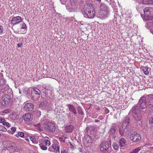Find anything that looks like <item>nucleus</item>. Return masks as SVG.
Listing matches in <instances>:
<instances>
[{"label":"nucleus","mask_w":153,"mask_h":153,"mask_svg":"<svg viewBox=\"0 0 153 153\" xmlns=\"http://www.w3.org/2000/svg\"><path fill=\"white\" fill-rule=\"evenodd\" d=\"M84 10L85 17L89 18H93L94 17L95 15V11L91 4L88 3L85 5Z\"/></svg>","instance_id":"nucleus-1"},{"label":"nucleus","mask_w":153,"mask_h":153,"mask_svg":"<svg viewBox=\"0 0 153 153\" xmlns=\"http://www.w3.org/2000/svg\"><path fill=\"white\" fill-rule=\"evenodd\" d=\"M131 111L132 112L133 117L135 121H140L141 120L142 116L137 105L134 106L131 109Z\"/></svg>","instance_id":"nucleus-2"},{"label":"nucleus","mask_w":153,"mask_h":153,"mask_svg":"<svg viewBox=\"0 0 153 153\" xmlns=\"http://www.w3.org/2000/svg\"><path fill=\"white\" fill-rule=\"evenodd\" d=\"M144 13V19L146 20L151 19L150 18L151 15H152L153 14V8L146 7L143 10Z\"/></svg>","instance_id":"nucleus-3"},{"label":"nucleus","mask_w":153,"mask_h":153,"mask_svg":"<svg viewBox=\"0 0 153 153\" xmlns=\"http://www.w3.org/2000/svg\"><path fill=\"white\" fill-rule=\"evenodd\" d=\"M140 108L143 109L146 108L148 105L146 101V98L144 96L141 97L138 103Z\"/></svg>","instance_id":"nucleus-4"},{"label":"nucleus","mask_w":153,"mask_h":153,"mask_svg":"<svg viewBox=\"0 0 153 153\" xmlns=\"http://www.w3.org/2000/svg\"><path fill=\"white\" fill-rule=\"evenodd\" d=\"M44 127L45 130L50 132H53L55 130V124L51 122L45 124Z\"/></svg>","instance_id":"nucleus-5"},{"label":"nucleus","mask_w":153,"mask_h":153,"mask_svg":"<svg viewBox=\"0 0 153 153\" xmlns=\"http://www.w3.org/2000/svg\"><path fill=\"white\" fill-rule=\"evenodd\" d=\"M130 138L132 141L135 142L140 141L141 138L139 134L137 133L134 132L130 135Z\"/></svg>","instance_id":"nucleus-6"},{"label":"nucleus","mask_w":153,"mask_h":153,"mask_svg":"<svg viewBox=\"0 0 153 153\" xmlns=\"http://www.w3.org/2000/svg\"><path fill=\"white\" fill-rule=\"evenodd\" d=\"M10 100V97L8 95H4L2 97V100L1 102L2 105L5 106L8 104Z\"/></svg>","instance_id":"nucleus-7"},{"label":"nucleus","mask_w":153,"mask_h":153,"mask_svg":"<svg viewBox=\"0 0 153 153\" xmlns=\"http://www.w3.org/2000/svg\"><path fill=\"white\" fill-rule=\"evenodd\" d=\"M109 148L108 143L106 142H103L100 144V150L101 151L105 152Z\"/></svg>","instance_id":"nucleus-8"},{"label":"nucleus","mask_w":153,"mask_h":153,"mask_svg":"<svg viewBox=\"0 0 153 153\" xmlns=\"http://www.w3.org/2000/svg\"><path fill=\"white\" fill-rule=\"evenodd\" d=\"M23 20L22 18L20 16H17L14 17L11 21V24L13 25L18 24L20 22H21Z\"/></svg>","instance_id":"nucleus-9"},{"label":"nucleus","mask_w":153,"mask_h":153,"mask_svg":"<svg viewBox=\"0 0 153 153\" xmlns=\"http://www.w3.org/2000/svg\"><path fill=\"white\" fill-rule=\"evenodd\" d=\"M109 12V11L107 10H102L100 13L99 16L101 19H105L108 16Z\"/></svg>","instance_id":"nucleus-10"},{"label":"nucleus","mask_w":153,"mask_h":153,"mask_svg":"<svg viewBox=\"0 0 153 153\" xmlns=\"http://www.w3.org/2000/svg\"><path fill=\"white\" fill-rule=\"evenodd\" d=\"M24 108L27 111H31L33 108V105L31 103H26L24 106Z\"/></svg>","instance_id":"nucleus-11"},{"label":"nucleus","mask_w":153,"mask_h":153,"mask_svg":"<svg viewBox=\"0 0 153 153\" xmlns=\"http://www.w3.org/2000/svg\"><path fill=\"white\" fill-rule=\"evenodd\" d=\"M22 118L26 122H30L33 119V118L31 116L30 114L29 113H27L24 114L22 116Z\"/></svg>","instance_id":"nucleus-12"},{"label":"nucleus","mask_w":153,"mask_h":153,"mask_svg":"<svg viewBox=\"0 0 153 153\" xmlns=\"http://www.w3.org/2000/svg\"><path fill=\"white\" fill-rule=\"evenodd\" d=\"M74 128V127L72 125L66 126L65 128V131L67 133H68L72 132Z\"/></svg>","instance_id":"nucleus-13"},{"label":"nucleus","mask_w":153,"mask_h":153,"mask_svg":"<svg viewBox=\"0 0 153 153\" xmlns=\"http://www.w3.org/2000/svg\"><path fill=\"white\" fill-rule=\"evenodd\" d=\"M67 106L68 107L70 111L72 112L75 114H77L76 110L73 105L70 104H68Z\"/></svg>","instance_id":"nucleus-14"},{"label":"nucleus","mask_w":153,"mask_h":153,"mask_svg":"<svg viewBox=\"0 0 153 153\" xmlns=\"http://www.w3.org/2000/svg\"><path fill=\"white\" fill-rule=\"evenodd\" d=\"M126 141L124 138H121L120 140L119 145L120 147H124L126 145Z\"/></svg>","instance_id":"nucleus-15"},{"label":"nucleus","mask_w":153,"mask_h":153,"mask_svg":"<svg viewBox=\"0 0 153 153\" xmlns=\"http://www.w3.org/2000/svg\"><path fill=\"white\" fill-rule=\"evenodd\" d=\"M126 121L123 122L122 123V128L124 129H125L128 126L129 121V118L128 117H127L126 118Z\"/></svg>","instance_id":"nucleus-16"},{"label":"nucleus","mask_w":153,"mask_h":153,"mask_svg":"<svg viewBox=\"0 0 153 153\" xmlns=\"http://www.w3.org/2000/svg\"><path fill=\"white\" fill-rule=\"evenodd\" d=\"M39 97V95H37L36 94H34L33 92H32L31 94V98L33 100L36 101L37 100Z\"/></svg>","instance_id":"nucleus-17"},{"label":"nucleus","mask_w":153,"mask_h":153,"mask_svg":"<svg viewBox=\"0 0 153 153\" xmlns=\"http://www.w3.org/2000/svg\"><path fill=\"white\" fill-rule=\"evenodd\" d=\"M116 127L114 126H112L109 132L111 135H113L114 134L116 130Z\"/></svg>","instance_id":"nucleus-18"},{"label":"nucleus","mask_w":153,"mask_h":153,"mask_svg":"<svg viewBox=\"0 0 153 153\" xmlns=\"http://www.w3.org/2000/svg\"><path fill=\"white\" fill-rule=\"evenodd\" d=\"M5 83V81L3 79V76L1 74H0V85H3Z\"/></svg>","instance_id":"nucleus-19"},{"label":"nucleus","mask_w":153,"mask_h":153,"mask_svg":"<svg viewBox=\"0 0 153 153\" xmlns=\"http://www.w3.org/2000/svg\"><path fill=\"white\" fill-rule=\"evenodd\" d=\"M52 147L54 150L55 152L57 153L58 152L59 153V149L57 145L53 144L52 146Z\"/></svg>","instance_id":"nucleus-20"},{"label":"nucleus","mask_w":153,"mask_h":153,"mask_svg":"<svg viewBox=\"0 0 153 153\" xmlns=\"http://www.w3.org/2000/svg\"><path fill=\"white\" fill-rule=\"evenodd\" d=\"M33 90L34 91L33 92V93L34 94H36L40 96L41 93V91H40V90H39L38 89L36 88H33Z\"/></svg>","instance_id":"nucleus-21"},{"label":"nucleus","mask_w":153,"mask_h":153,"mask_svg":"<svg viewBox=\"0 0 153 153\" xmlns=\"http://www.w3.org/2000/svg\"><path fill=\"white\" fill-rule=\"evenodd\" d=\"M148 69V68L147 66L143 67V71L145 75H147L149 74V72Z\"/></svg>","instance_id":"nucleus-22"},{"label":"nucleus","mask_w":153,"mask_h":153,"mask_svg":"<svg viewBox=\"0 0 153 153\" xmlns=\"http://www.w3.org/2000/svg\"><path fill=\"white\" fill-rule=\"evenodd\" d=\"M47 104V102L45 100H43L39 104L40 106H42L46 105Z\"/></svg>","instance_id":"nucleus-23"},{"label":"nucleus","mask_w":153,"mask_h":153,"mask_svg":"<svg viewBox=\"0 0 153 153\" xmlns=\"http://www.w3.org/2000/svg\"><path fill=\"white\" fill-rule=\"evenodd\" d=\"M16 127H13L11 128V130L9 131V133L13 134L16 131Z\"/></svg>","instance_id":"nucleus-24"},{"label":"nucleus","mask_w":153,"mask_h":153,"mask_svg":"<svg viewBox=\"0 0 153 153\" xmlns=\"http://www.w3.org/2000/svg\"><path fill=\"white\" fill-rule=\"evenodd\" d=\"M24 133L22 132H19L18 133V134H16L15 135V136L18 137L19 136H20L21 137H23L24 136Z\"/></svg>","instance_id":"nucleus-25"},{"label":"nucleus","mask_w":153,"mask_h":153,"mask_svg":"<svg viewBox=\"0 0 153 153\" xmlns=\"http://www.w3.org/2000/svg\"><path fill=\"white\" fill-rule=\"evenodd\" d=\"M17 114L15 112L12 113L10 115V118L13 119H15L16 118Z\"/></svg>","instance_id":"nucleus-26"},{"label":"nucleus","mask_w":153,"mask_h":153,"mask_svg":"<svg viewBox=\"0 0 153 153\" xmlns=\"http://www.w3.org/2000/svg\"><path fill=\"white\" fill-rule=\"evenodd\" d=\"M152 3L151 0H143V3L144 4H151Z\"/></svg>","instance_id":"nucleus-27"},{"label":"nucleus","mask_w":153,"mask_h":153,"mask_svg":"<svg viewBox=\"0 0 153 153\" xmlns=\"http://www.w3.org/2000/svg\"><path fill=\"white\" fill-rule=\"evenodd\" d=\"M149 108H150V110L149 111L150 113L153 112V104H147Z\"/></svg>","instance_id":"nucleus-28"},{"label":"nucleus","mask_w":153,"mask_h":153,"mask_svg":"<svg viewBox=\"0 0 153 153\" xmlns=\"http://www.w3.org/2000/svg\"><path fill=\"white\" fill-rule=\"evenodd\" d=\"M148 104H153V98L152 97H149L148 98Z\"/></svg>","instance_id":"nucleus-29"},{"label":"nucleus","mask_w":153,"mask_h":153,"mask_svg":"<svg viewBox=\"0 0 153 153\" xmlns=\"http://www.w3.org/2000/svg\"><path fill=\"white\" fill-rule=\"evenodd\" d=\"M40 147L41 149L43 150H46L47 149V148L46 146H45L43 144H40Z\"/></svg>","instance_id":"nucleus-30"},{"label":"nucleus","mask_w":153,"mask_h":153,"mask_svg":"<svg viewBox=\"0 0 153 153\" xmlns=\"http://www.w3.org/2000/svg\"><path fill=\"white\" fill-rule=\"evenodd\" d=\"M45 89L47 91H51L52 90V88L51 87L50 85H49L46 86L45 88Z\"/></svg>","instance_id":"nucleus-31"},{"label":"nucleus","mask_w":153,"mask_h":153,"mask_svg":"<svg viewBox=\"0 0 153 153\" xmlns=\"http://www.w3.org/2000/svg\"><path fill=\"white\" fill-rule=\"evenodd\" d=\"M140 150L139 148H137L135 149L133 151L131 152L130 153H137Z\"/></svg>","instance_id":"nucleus-32"},{"label":"nucleus","mask_w":153,"mask_h":153,"mask_svg":"<svg viewBox=\"0 0 153 153\" xmlns=\"http://www.w3.org/2000/svg\"><path fill=\"white\" fill-rule=\"evenodd\" d=\"M70 3L72 5H74L77 3V0H70Z\"/></svg>","instance_id":"nucleus-33"},{"label":"nucleus","mask_w":153,"mask_h":153,"mask_svg":"<svg viewBox=\"0 0 153 153\" xmlns=\"http://www.w3.org/2000/svg\"><path fill=\"white\" fill-rule=\"evenodd\" d=\"M113 147L114 149L115 150H117L118 148V146H117V143H114L113 144Z\"/></svg>","instance_id":"nucleus-34"},{"label":"nucleus","mask_w":153,"mask_h":153,"mask_svg":"<svg viewBox=\"0 0 153 153\" xmlns=\"http://www.w3.org/2000/svg\"><path fill=\"white\" fill-rule=\"evenodd\" d=\"M147 27L148 28L151 27H153V21L148 23L147 24Z\"/></svg>","instance_id":"nucleus-35"},{"label":"nucleus","mask_w":153,"mask_h":153,"mask_svg":"<svg viewBox=\"0 0 153 153\" xmlns=\"http://www.w3.org/2000/svg\"><path fill=\"white\" fill-rule=\"evenodd\" d=\"M44 141L45 142V145L48 146H49L50 145L51 142L48 140H45Z\"/></svg>","instance_id":"nucleus-36"},{"label":"nucleus","mask_w":153,"mask_h":153,"mask_svg":"<svg viewBox=\"0 0 153 153\" xmlns=\"http://www.w3.org/2000/svg\"><path fill=\"white\" fill-rule=\"evenodd\" d=\"M22 27L21 28V29H27V26L23 22L22 24Z\"/></svg>","instance_id":"nucleus-37"},{"label":"nucleus","mask_w":153,"mask_h":153,"mask_svg":"<svg viewBox=\"0 0 153 153\" xmlns=\"http://www.w3.org/2000/svg\"><path fill=\"white\" fill-rule=\"evenodd\" d=\"M149 123L150 124H152L153 123V117H151L149 120Z\"/></svg>","instance_id":"nucleus-38"},{"label":"nucleus","mask_w":153,"mask_h":153,"mask_svg":"<svg viewBox=\"0 0 153 153\" xmlns=\"http://www.w3.org/2000/svg\"><path fill=\"white\" fill-rule=\"evenodd\" d=\"M3 125L4 126H7V127H9L10 126V125L8 123L6 122L5 121L3 123Z\"/></svg>","instance_id":"nucleus-39"},{"label":"nucleus","mask_w":153,"mask_h":153,"mask_svg":"<svg viewBox=\"0 0 153 153\" xmlns=\"http://www.w3.org/2000/svg\"><path fill=\"white\" fill-rule=\"evenodd\" d=\"M30 140L33 142V143H36V139L34 137L33 138L32 137H31L30 138Z\"/></svg>","instance_id":"nucleus-40"},{"label":"nucleus","mask_w":153,"mask_h":153,"mask_svg":"<svg viewBox=\"0 0 153 153\" xmlns=\"http://www.w3.org/2000/svg\"><path fill=\"white\" fill-rule=\"evenodd\" d=\"M10 109H7L3 111V113L5 114H7L10 113Z\"/></svg>","instance_id":"nucleus-41"},{"label":"nucleus","mask_w":153,"mask_h":153,"mask_svg":"<svg viewBox=\"0 0 153 153\" xmlns=\"http://www.w3.org/2000/svg\"><path fill=\"white\" fill-rule=\"evenodd\" d=\"M6 129V128H5L4 126H0V131H5Z\"/></svg>","instance_id":"nucleus-42"},{"label":"nucleus","mask_w":153,"mask_h":153,"mask_svg":"<svg viewBox=\"0 0 153 153\" xmlns=\"http://www.w3.org/2000/svg\"><path fill=\"white\" fill-rule=\"evenodd\" d=\"M38 129L40 131H42L43 130L41 126V124H38Z\"/></svg>","instance_id":"nucleus-43"},{"label":"nucleus","mask_w":153,"mask_h":153,"mask_svg":"<svg viewBox=\"0 0 153 153\" xmlns=\"http://www.w3.org/2000/svg\"><path fill=\"white\" fill-rule=\"evenodd\" d=\"M5 121H6L4 119L2 118H0V123H3Z\"/></svg>","instance_id":"nucleus-44"},{"label":"nucleus","mask_w":153,"mask_h":153,"mask_svg":"<svg viewBox=\"0 0 153 153\" xmlns=\"http://www.w3.org/2000/svg\"><path fill=\"white\" fill-rule=\"evenodd\" d=\"M3 32V28L2 26L0 25V33H1Z\"/></svg>","instance_id":"nucleus-45"},{"label":"nucleus","mask_w":153,"mask_h":153,"mask_svg":"<svg viewBox=\"0 0 153 153\" xmlns=\"http://www.w3.org/2000/svg\"><path fill=\"white\" fill-rule=\"evenodd\" d=\"M22 45V43H18L17 44V46L18 47H21V46Z\"/></svg>","instance_id":"nucleus-46"},{"label":"nucleus","mask_w":153,"mask_h":153,"mask_svg":"<svg viewBox=\"0 0 153 153\" xmlns=\"http://www.w3.org/2000/svg\"><path fill=\"white\" fill-rule=\"evenodd\" d=\"M61 153H67V152L66 151L64 150V151H62L61 152Z\"/></svg>","instance_id":"nucleus-47"},{"label":"nucleus","mask_w":153,"mask_h":153,"mask_svg":"<svg viewBox=\"0 0 153 153\" xmlns=\"http://www.w3.org/2000/svg\"><path fill=\"white\" fill-rule=\"evenodd\" d=\"M150 32L153 34V29H152L150 30Z\"/></svg>","instance_id":"nucleus-48"},{"label":"nucleus","mask_w":153,"mask_h":153,"mask_svg":"<svg viewBox=\"0 0 153 153\" xmlns=\"http://www.w3.org/2000/svg\"><path fill=\"white\" fill-rule=\"evenodd\" d=\"M25 140L27 141H29V139L28 138H26L25 139Z\"/></svg>","instance_id":"nucleus-49"},{"label":"nucleus","mask_w":153,"mask_h":153,"mask_svg":"<svg viewBox=\"0 0 153 153\" xmlns=\"http://www.w3.org/2000/svg\"><path fill=\"white\" fill-rule=\"evenodd\" d=\"M99 122V120H95V122Z\"/></svg>","instance_id":"nucleus-50"},{"label":"nucleus","mask_w":153,"mask_h":153,"mask_svg":"<svg viewBox=\"0 0 153 153\" xmlns=\"http://www.w3.org/2000/svg\"><path fill=\"white\" fill-rule=\"evenodd\" d=\"M38 113H39V114L40 115V114H41V112H40V111H38Z\"/></svg>","instance_id":"nucleus-51"},{"label":"nucleus","mask_w":153,"mask_h":153,"mask_svg":"<svg viewBox=\"0 0 153 153\" xmlns=\"http://www.w3.org/2000/svg\"><path fill=\"white\" fill-rule=\"evenodd\" d=\"M151 2H152V3L151 4H153V0H151Z\"/></svg>","instance_id":"nucleus-52"},{"label":"nucleus","mask_w":153,"mask_h":153,"mask_svg":"<svg viewBox=\"0 0 153 153\" xmlns=\"http://www.w3.org/2000/svg\"><path fill=\"white\" fill-rule=\"evenodd\" d=\"M121 131H122L121 130H120V131H119L120 132V134H121Z\"/></svg>","instance_id":"nucleus-53"},{"label":"nucleus","mask_w":153,"mask_h":153,"mask_svg":"<svg viewBox=\"0 0 153 153\" xmlns=\"http://www.w3.org/2000/svg\"><path fill=\"white\" fill-rule=\"evenodd\" d=\"M102 6H104V5H102ZM101 7H102V5H101Z\"/></svg>","instance_id":"nucleus-54"}]
</instances>
